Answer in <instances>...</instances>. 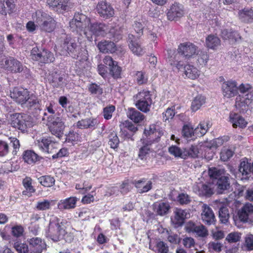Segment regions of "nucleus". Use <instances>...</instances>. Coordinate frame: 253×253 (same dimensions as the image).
<instances>
[{"instance_id": "obj_1", "label": "nucleus", "mask_w": 253, "mask_h": 253, "mask_svg": "<svg viewBox=\"0 0 253 253\" xmlns=\"http://www.w3.org/2000/svg\"><path fill=\"white\" fill-rule=\"evenodd\" d=\"M32 17L37 26L42 32L50 33L56 27L57 22L54 18L43 11H36L33 14Z\"/></svg>"}, {"instance_id": "obj_2", "label": "nucleus", "mask_w": 253, "mask_h": 253, "mask_svg": "<svg viewBox=\"0 0 253 253\" xmlns=\"http://www.w3.org/2000/svg\"><path fill=\"white\" fill-rule=\"evenodd\" d=\"M56 42L59 44L57 50L61 55L68 56L76 51L77 43L63 29L58 31Z\"/></svg>"}, {"instance_id": "obj_3", "label": "nucleus", "mask_w": 253, "mask_h": 253, "mask_svg": "<svg viewBox=\"0 0 253 253\" xmlns=\"http://www.w3.org/2000/svg\"><path fill=\"white\" fill-rule=\"evenodd\" d=\"M66 221L54 217L50 220L48 229L46 231L45 236L54 242H58L63 239L66 234Z\"/></svg>"}, {"instance_id": "obj_4", "label": "nucleus", "mask_w": 253, "mask_h": 253, "mask_svg": "<svg viewBox=\"0 0 253 253\" xmlns=\"http://www.w3.org/2000/svg\"><path fill=\"white\" fill-rule=\"evenodd\" d=\"M90 19L86 15L81 12L75 13L74 17L69 22L70 30L73 32L81 34L82 32L85 33V29L89 27Z\"/></svg>"}, {"instance_id": "obj_5", "label": "nucleus", "mask_w": 253, "mask_h": 253, "mask_svg": "<svg viewBox=\"0 0 253 253\" xmlns=\"http://www.w3.org/2000/svg\"><path fill=\"white\" fill-rule=\"evenodd\" d=\"M133 27L138 35L135 36L132 34L128 35L129 47L133 53L138 55H142L144 51L139 43L138 37L142 35L143 26L140 22H135Z\"/></svg>"}, {"instance_id": "obj_6", "label": "nucleus", "mask_w": 253, "mask_h": 253, "mask_svg": "<svg viewBox=\"0 0 253 253\" xmlns=\"http://www.w3.org/2000/svg\"><path fill=\"white\" fill-rule=\"evenodd\" d=\"M177 56L179 59L178 63L181 62H188L197 55V47L194 44L186 42L180 44L177 49Z\"/></svg>"}, {"instance_id": "obj_7", "label": "nucleus", "mask_w": 253, "mask_h": 253, "mask_svg": "<svg viewBox=\"0 0 253 253\" xmlns=\"http://www.w3.org/2000/svg\"><path fill=\"white\" fill-rule=\"evenodd\" d=\"M10 124L12 127L20 130L22 133L27 131L30 126L29 117L24 113H14L10 115Z\"/></svg>"}, {"instance_id": "obj_8", "label": "nucleus", "mask_w": 253, "mask_h": 253, "mask_svg": "<svg viewBox=\"0 0 253 253\" xmlns=\"http://www.w3.org/2000/svg\"><path fill=\"white\" fill-rule=\"evenodd\" d=\"M136 107L141 111L147 113L149 111L152 100L149 91L142 90L138 92L136 96Z\"/></svg>"}, {"instance_id": "obj_9", "label": "nucleus", "mask_w": 253, "mask_h": 253, "mask_svg": "<svg viewBox=\"0 0 253 253\" xmlns=\"http://www.w3.org/2000/svg\"><path fill=\"white\" fill-rule=\"evenodd\" d=\"M96 11L99 16L103 20L110 19L115 14L114 8L106 0L98 2L96 6Z\"/></svg>"}, {"instance_id": "obj_10", "label": "nucleus", "mask_w": 253, "mask_h": 253, "mask_svg": "<svg viewBox=\"0 0 253 253\" xmlns=\"http://www.w3.org/2000/svg\"><path fill=\"white\" fill-rule=\"evenodd\" d=\"M253 100V89L243 96L236 98L235 106L242 113H245L248 110V106Z\"/></svg>"}, {"instance_id": "obj_11", "label": "nucleus", "mask_w": 253, "mask_h": 253, "mask_svg": "<svg viewBox=\"0 0 253 253\" xmlns=\"http://www.w3.org/2000/svg\"><path fill=\"white\" fill-rule=\"evenodd\" d=\"M47 123L48 128L52 134L58 138L63 136L65 125L60 117L53 119V121L47 122Z\"/></svg>"}, {"instance_id": "obj_12", "label": "nucleus", "mask_w": 253, "mask_h": 253, "mask_svg": "<svg viewBox=\"0 0 253 253\" xmlns=\"http://www.w3.org/2000/svg\"><path fill=\"white\" fill-rule=\"evenodd\" d=\"M30 91L27 89L14 87L10 91V97L17 103L24 105L29 98Z\"/></svg>"}, {"instance_id": "obj_13", "label": "nucleus", "mask_w": 253, "mask_h": 253, "mask_svg": "<svg viewBox=\"0 0 253 253\" xmlns=\"http://www.w3.org/2000/svg\"><path fill=\"white\" fill-rule=\"evenodd\" d=\"M213 185L217 194H222L227 193L231 187L230 175L225 174L223 177L215 180Z\"/></svg>"}, {"instance_id": "obj_14", "label": "nucleus", "mask_w": 253, "mask_h": 253, "mask_svg": "<svg viewBox=\"0 0 253 253\" xmlns=\"http://www.w3.org/2000/svg\"><path fill=\"white\" fill-rule=\"evenodd\" d=\"M183 15L184 7L179 3L175 2L167 9V16L169 20H176Z\"/></svg>"}, {"instance_id": "obj_15", "label": "nucleus", "mask_w": 253, "mask_h": 253, "mask_svg": "<svg viewBox=\"0 0 253 253\" xmlns=\"http://www.w3.org/2000/svg\"><path fill=\"white\" fill-rule=\"evenodd\" d=\"M30 253H42L46 248V244L39 237H33L27 239Z\"/></svg>"}, {"instance_id": "obj_16", "label": "nucleus", "mask_w": 253, "mask_h": 253, "mask_svg": "<svg viewBox=\"0 0 253 253\" xmlns=\"http://www.w3.org/2000/svg\"><path fill=\"white\" fill-rule=\"evenodd\" d=\"M222 94L224 97L232 98L238 93V87L236 82L233 81L224 82L222 84Z\"/></svg>"}, {"instance_id": "obj_17", "label": "nucleus", "mask_w": 253, "mask_h": 253, "mask_svg": "<svg viewBox=\"0 0 253 253\" xmlns=\"http://www.w3.org/2000/svg\"><path fill=\"white\" fill-rule=\"evenodd\" d=\"M201 217L204 223L210 225L214 224L215 218L212 209L208 205L204 204L202 206Z\"/></svg>"}, {"instance_id": "obj_18", "label": "nucleus", "mask_w": 253, "mask_h": 253, "mask_svg": "<svg viewBox=\"0 0 253 253\" xmlns=\"http://www.w3.org/2000/svg\"><path fill=\"white\" fill-rule=\"evenodd\" d=\"M132 184L137 189V192L140 194L146 193L152 188V182L144 178L138 180H135Z\"/></svg>"}, {"instance_id": "obj_19", "label": "nucleus", "mask_w": 253, "mask_h": 253, "mask_svg": "<svg viewBox=\"0 0 253 253\" xmlns=\"http://www.w3.org/2000/svg\"><path fill=\"white\" fill-rule=\"evenodd\" d=\"M253 213V205L249 203H246L238 212L240 220L246 223L248 221L249 216Z\"/></svg>"}, {"instance_id": "obj_20", "label": "nucleus", "mask_w": 253, "mask_h": 253, "mask_svg": "<svg viewBox=\"0 0 253 253\" xmlns=\"http://www.w3.org/2000/svg\"><path fill=\"white\" fill-rule=\"evenodd\" d=\"M22 156L25 163L32 165L35 164L38 162H40L43 159L42 157L38 155L33 150H25Z\"/></svg>"}, {"instance_id": "obj_21", "label": "nucleus", "mask_w": 253, "mask_h": 253, "mask_svg": "<svg viewBox=\"0 0 253 253\" xmlns=\"http://www.w3.org/2000/svg\"><path fill=\"white\" fill-rule=\"evenodd\" d=\"M79 200L76 197H70L64 200H61L57 204V208L61 211L74 209L76 206L77 202Z\"/></svg>"}, {"instance_id": "obj_22", "label": "nucleus", "mask_w": 253, "mask_h": 253, "mask_svg": "<svg viewBox=\"0 0 253 253\" xmlns=\"http://www.w3.org/2000/svg\"><path fill=\"white\" fill-rule=\"evenodd\" d=\"M239 172L242 175V180H249L252 176L251 164L247 161L243 160L240 162L239 167Z\"/></svg>"}, {"instance_id": "obj_23", "label": "nucleus", "mask_w": 253, "mask_h": 253, "mask_svg": "<svg viewBox=\"0 0 253 253\" xmlns=\"http://www.w3.org/2000/svg\"><path fill=\"white\" fill-rule=\"evenodd\" d=\"M89 31L95 36H104L107 30V26L103 23L95 22L90 24Z\"/></svg>"}, {"instance_id": "obj_24", "label": "nucleus", "mask_w": 253, "mask_h": 253, "mask_svg": "<svg viewBox=\"0 0 253 253\" xmlns=\"http://www.w3.org/2000/svg\"><path fill=\"white\" fill-rule=\"evenodd\" d=\"M99 122L96 118H88L84 119H82L76 123V126L80 129L90 128L94 129L95 126L98 124Z\"/></svg>"}, {"instance_id": "obj_25", "label": "nucleus", "mask_w": 253, "mask_h": 253, "mask_svg": "<svg viewBox=\"0 0 253 253\" xmlns=\"http://www.w3.org/2000/svg\"><path fill=\"white\" fill-rule=\"evenodd\" d=\"M54 107V103L53 102H50L48 104H46L44 108V112L43 113L44 118H42V120H46L47 122H49L59 117V113H56Z\"/></svg>"}, {"instance_id": "obj_26", "label": "nucleus", "mask_w": 253, "mask_h": 253, "mask_svg": "<svg viewBox=\"0 0 253 253\" xmlns=\"http://www.w3.org/2000/svg\"><path fill=\"white\" fill-rule=\"evenodd\" d=\"M97 46L100 51L103 53H114L117 50L115 43L110 41H101L98 42Z\"/></svg>"}, {"instance_id": "obj_27", "label": "nucleus", "mask_w": 253, "mask_h": 253, "mask_svg": "<svg viewBox=\"0 0 253 253\" xmlns=\"http://www.w3.org/2000/svg\"><path fill=\"white\" fill-rule=\"evenodd\" d=\"M41 101L39 100L38 97L34 94L32 93L29 95V98L26 101V103L24 104L28 109H35L36 111H41Z\"/></svg>"}, {"instance_id": "obj_28", "label": "nucleus", "mask_w": 253, "mask_h": 253, "mask_svg": "<svg viewBox=\"0 0 253 253\" xmlns=\"http://www.w3.org/2000/svg\"><path fill=\"white\" fill-rule=\"evenodd\" d=\"M215 187L211 181L207 182L199 188V195L200 196L210 197L214 194Z\"/></svg>"}, {"instance_id": "obj_29", "label": "nucleus", "mask_w": 253, "mask_h": 253, "mask_svg": "<svg viewBox=\"0 0 253 253\" xmlns=\"http://www.w3.org/2000/svg\"><path fill=\"white\" fill-rule=\"evenodd\" d=\"M229 119L231 123L232 124L233 127L239 126L240 128H244L247 125V122L240 115L235 113H230Z\"/></svg>"}, {"instance_id": "obj_30", "label": "nucleus", "mask_w": 253, "mask_h": 253, "mask_svg": "<svg viewBox=\"0 0 253 253\" xmlns=\"http://www.w3.org/2000/svg\"><path fill=\"white\" fill-rule=\"evenodd\" d=\"M143 139V146L139 149L138 158L141 160H146L150 152L149 146L154 143L152 139Z\"/></svg>"}, {"instance_id": "obj_31", "label": "nucleus", "mask_w": 253, "mask_h": 253, "mask_svg": "<svg viewBox=\"0 0 253 253\" xmlns=\"http://www.w3.org/2000/svg\"><path fill=\"white\" fill-rule=\"evenodd\" d=\"M15 4L12 0H0V13L6 15L13 12Z\"/></svg>"}, {"instance_id": "obj_32", "label": "nucleus", "mask_w": 253, "mask_h": 253, "mask_svg": "<svg viewBox=\"0 0 253 253\" xmlns=\"http://www.w3.org/2000/svg\"><path fill=\"white\" fill-rule=\"evenodd\" d=\"M240 21L245 23L253 22V10L252 8H244L238 12Z\"/></svg>"}, {"instance_id": "obj_33", "label": "nucleus", "mask_w": 253, "mask_h": 253, "mask_svg": "<svg viewBox=\"0 0 253 253\" xmlns=\"http://www.w3.org/2000/svg\"><path fill=\"white\" fill-rule=\"evenodd\" d=\"M153 208L157 215L164 216L169 213L170 206L168 203L160 202L154 203Z\"/></svg>"}, {"instance_id": "obj_34", "label": "nucleus", "mask_w": 253, "mask_h": 253, "mask_svg": "<svg viewBox=\"0 0 253 253\" xmlns=\"http://www.w3.org/2000/svg\"><path fill=\"white\" fill-rule=\"evenodd\" d=\"M221 36L224 40H229L233 42H237L241 39L239 34L235 31L231 29H223L221 31Z\"/></svg>"}, {"instance_id": "obj_35", "label": "nucleus", "mask_w": 253, "mask_h": 253, "mask_svg": "<svg viewBox=\"0 0 253 253\" xmlns=\"http://www.w3.org/2000/svg\"><path fill=\"white\" fill-rule=\"evenodd\" d=\"M22 184L25 190L22 192L23 195L31 197L32 194L35 193L36 189L32 185V179L30 177L26 176L22 180Z\"/></svg>"}, {"instance_id": "obj_36", "label": "nucleus", "mask_w": 253, "mask_h": 253, "mask_svg": "<svg viewBox=\"0 0 253 253\" xmlns=\"http://www.w3.org/2000/svg\"><path fill=\"white\" fill-rule=\"evenodd\" d=\"M209 175L210 177L209 181L214 183L215 180L225 175V171L223 169L212 167L209 169Z\"/></svg>"}, {"instance_id": "obj_37", "label": "nucleus", "mask_w": 253, "mask_h": 253, "mask_svg": "<svg viewBox=\"0 0 253 253\" xmlns=\"http://www.w3.org/2000/svg\"><path fill=\"white\" fill-rule=\"evenodd\" d=\"M126 114L128 118L135 123H138L144 119V115L135 108H129Z\"/></svg>"}, {"instance_id": "obj_38", "label": "nucleus", "mask_w": 253, "mask_h": 253, "mask_svg": "<svg viewBox=\"0 0 253 253\" xmlns=\"http://www.w3.org/2000/svg\"><path fill=\"white\" fill-rule=\"evenodd\" d=\"M157 131L155 125L150 126L149 129H145L144 131V134L146 136L145 138L143 139H152L154 143L158 142L159 141L160 136L159 135L157 136Z\"/></svg>"}, {"instance_id": "obj_39", "label": "nucleus", "mask_w": 253, "mask_h": 253, "mask_svg": "<svg viewBox=\"0 0 253 253\" xmlns=\"http://www.w3.org/2000/svg\"><path fill=\"white\" fill-rule=\"evenodd\" d=\"M184 73L187 77L194 80L197 78L199 74V70L191 64H185L184 66Z\"/></svg>"}, {"instance_id": "obj_40", "label": "nucleus", "mask_w": 253, "mask_h": 253, "mask_svg": "<svg viewBox=\"0 0 253 253\" xmlns=\"http://www.w3.org/2000/svg\"><path fill=\"white\" fill-rule=\"evenodd\" d=\"M174 214V219L176 220V224L179 225H182L187 218V212L185 210L179 208H175L173 211Z\"/></svg>"}, {"instance_id": "obj_41", "label": "nucleus", "mask_w": 253, "mask_h": 253, "mask_svg": "<svg viewBox=\"0 0 253 253\" xmlns=\"http://www.w3.org/2000/svg\"><path fill=\"white\" fill-rule=\"evenodd\" d=\"M51 136H42L38 140V144L39 148L43 152L49 150V146L52 141Z\"/></svg>"}, {"instance_id": "obj_42", "label": "nucleus", "mask_w": 253, "mask_h": 253, "mask_svg": "<svg viewBox=\"0 0 253 253\" xmlns=\"http://www.w3.org/2000/svg\"><path fill=\"white\" fill-rule=\"evenodd\" d=\"M53 54L47 50L43 49L40 53V59H39L42 63H51L54 61Z\"/></svg>"}, {"instance_id": "obj_43", "label": "nucleus", "mask_w": 253, "mask_h": 253, "mask_svg": "<svg viewBox=\"0 0 253 253\" xmlns=\"http://www.w3.org/2000/svg\"><path fill=\"white\" fill-rule=\"evenodd\" d=\"M206 44L208 48L215 49L220 44V40L217 37L211 35L206 38Z\"/></svg>"}, {"instance_id": "obj_44", "label": "nucleus", "mask_w": 253, "mask_h": 253, "mask_svg": "<svg viewBox=\"0 0 253 253\" xmlns=\"http://www.w3.org/2000/svg\"><path fill=\"white\" fill-rule=\"evenodd\" d=\"M182 135L187 140L194 139L195 135L194 129L188 125H184L182 129Z\"/></svg>"}, {"instance_id": "obj_45", "label": "nucleus", "mask_w": 253, "mask_h": 253, "mask_svg": "<svg viewBox=\"0 0 253 253\" xmlns=\"http://www.w3.org/2000/svg\"><path fill=\"white\" fill-rule=\"evenodd\" d=\"M205 103V97L201 95L195 97L191 103V108L192 111L196 112Z\"/></svg>"}, {"instance_id": "obj_46", "label": "nucleus", "mask_w": 253, "mask_h": 253, "mask_svg": "<svg viewBox=\"0 0 253 253\" xmlns=\"http://www.w3.org/2000/svg\"><path fill=\"white\" fill-rule=\"evenodd\" d=\"M199 153V148L197 145H192L190 147L184 148V155L185 157V159L187 157L194 158H197Z\"/></svg>"}, {"instance_id": "obj_47", "label": "nucleus", "mask_w": 253, "mask_h": 253, "mask_svg": "<svg viewBox=\"0 0 253 253\" xmlns=\"http://www.w3.org/2000/svg\"><path fill=\"white\" fill-rule=\"evenodd\" d=\"M38 180L42 185L46 187H50L55 183L54 178L50 175L42 176Z\"/></svg>"}, {"instance_id": "obj_48", "label": "nucleus", "mask_w": 253, "mask_h": 253, "mask_svg": "<svg viewBox=\"0 0 253 253\" xmlns=\"http://www.w3.org/2000/svg\"><path fill=\"white\" fill-rule=\"evenodd\" d=\"M109 66V74L114 79L121 78L122 68L118 64H107Z\"/></svg>"}, {"instance_id": "obj_49", "label": "nucleus", "mask_w": 253, "mask_h": 253, "mask_svg": "<svg viewBox=\"0 0 253 253\" xmlns=\"http://www.w3.org/2000/svg\"><path fill=\"white\" fill-rule=\"evenodd\" d=\"M218 213L221 222L224 224L227 223L230 217L227 208L222 206L219 209Z\"/></svg>"}, {"instance_id": "obj_50", "label": "nucleus", "mask_w": 253, "mask_h": 253, "mask_svg": "<svg viewBox=\"0 0 253 253\" xmlns=\"http://www.w3.org/2000/svg\"><path fill=\"white\" fill-rule=\"evenodd\" d=\"M13 246L18 253H30L28 244L17 241L14 243Z\"/></svg>"}, {"instance_id": "obj_51", "label": "nucleus", "mask_w": 253, "mask_h": 253, "mask_svg": "<svg viewBox=\"0 0 253 253\" xmlns=\"http://www.w3.org/2000/svg\"><path fill=\"white\" fill-rule=\"evenodd\" d=\"M241 234L237 232H232L229 233L225 238V241L228 243H236L240 241Z\"/></svg>"}, {"instance_id": "obj_52", "label": "nucleus", "mask_w": 253, "mask_h": 253, "mask_svg": "<svg viewBox=\"0 0 253 253\" xmlns=\"http://www.w3.org/2000/svg\"><path fill=\"white\" fill-rule=\"evenodd\" d=\"M169 152L175 157H180L185 159V157L184 155V149L182 150L178 147L172 145L169 147Z\"/></svg>"}, {"instance_id": "obj_53", "label": "nucleus", "mask_w": 253, "mask_h": 253, "mask_svg": "<svg viewBox=\"0 0 253 253\" xmlns=\"http://www.w3.org/2000/svg\"><path fill=\"white\" fill-rule=\"evenodd\" d=\"M51 202L47 200L44 199L37 202L35 208L38 211H46L51 208Z\"/></svg>"}, {"instance_id": "obj_54", "label": "nucleus", "mask_w": 253, "mask_h": 253, "mask_svg": "<svg viewBox=\"0 0 253 253\" xmlns=\"http://www.w3.org/2000/svg\"><path fill=\"white\" fill-rule=\"evenodd\" d=\"M156 247L157 251V253H173L169 252V246L164 241H159L157 242Z\"/></svg>"}, {"instance_id": "obj_55", "label": "nucleus", "mask_w": 253, "mask_h": 253, "mask_svg": "<svg viewBox=\"0 0 253 253\" xmlns=\"http://www.w3.org/2000/svg\"><path fill=\"white\" fill-rule=\"evenodd\" d=\"M115 106L113 105H109L104 107L102 112L104 118L107 120L111 119L112 117V114L115 111Z\"/></svg>"}, {"instance_id": "obj_56", "label": "nucleus", "mask_w": 253, "mask_h": 253, "mask_svg": "<svg viewBox=\"0 0 253 253\" xmlns=\"http://www.w3.org/2000/svg\"><path fill=\"white\" fill-rule=\"evenodd\" d=\"M223 244L221 243L211 241L208 244V248L210 252L214 251L219 253L222 251Z\"/></svg>"}, {"instance_id": "obj_57", "label": "nucleus", "mask_w": 253, "mask_h": 253, "mask_svg": "<svg viewBox=\"0 0 253 253\" xmlns=\"http://www.w3.org/2000/svg\"><path fill=\"white\" fill-rule=\"evenodd\" d=\"M177 201L181 205H187L191 201V197L186 193H181L177 196Z\"/></svg>"}, {"instance_id": "obj_58", "label": "nucleus", "mask_w": 253, "mask_h": 253, "mask_svg": "<svg viewBox=\"0 0 253 253\" xmlns=\"http://www.w3.org/2000/svg\"><path fill=\"white\" fill-rule=\"evenodd\" d=\"M193 231L199 237H205L208 235L207 229L203 225L194 226Z\"/></svg>"}, {"instance_id": "obj_59", "label": "nucleus", "mask_w": 253, "mask_h": 253, "mask_svg": "<svg viewBox=\"0 0 253 253\" xmlns=\"http://www.w3.org/2000/svg\"><path fill=\"white\" fill-rule=\"evenodd\" d=\"M109 138L108 144L111 148L114 149L117 148L119 146L120 141L117 134L112 133L109 135Z\"/></svg>"}, {"instance_id": "obj_60", "label": "nucleus", "mask_w": 253, "mask_h": 253, "mask_svg": "<svg viewBox=\"0 0 253 253\" xmlns=\"http://www.w3.org/2000/svg\"><path fill=\"white\" fill-rule=\"evenodd\" d=\"M233 154L234 152L232 150L224 148L220 152V159L222 161H227L233 156Z\"/></svg>"}, {"instance_id": "obj_61", "label": "nucleus", "mask_w": 253, "mask_h": 253, "mask_svg": "<svg viewBox=\"0 0 253 253\" xmlns=\"http://www.w3.org/2000/svg\"><path fill=\"white\" fill-rule=\"evenodd\" d=\"M9 152V143L5 141L0 140V156H5L8 154Z\"/></svg>"}, {"instance_id": "obj_62", "label": "nucleus", "mask_w": 253, "mask_h": 253, "mask_svg": "<svg viewBox=\"0 0 253 253\" xmlns=\"http://www.w3.org/2000/svg\"><path fill=\"white\" fill-rule=\"evenodd\" d=\"M88 90L91 94H93L101 95L103 93L102 88H101L99 85L95 83H91L89 84Z\"/></svg>"}, {"instance_id": "obj_63", "label": "nucleus", "mask_w": 253, "mask_h": 253, "mask_svg": "<svg viewBox=\"0 0 253 253\" xmlns=\"http://www.w3.org/2000/svg\"><path fill=\"white\" fill-rule=\"evenodd\" d=\"M46 3L50 7H60L63 10H66L67 5L62 3L61 0H46Z\"/></svg>"}, {"instance_id": "obj_64", "label": "nucleus", "mask_w": 253, "mask_h": 253, "mask_svg": "<svg viewBox=\"0 0 253 253\" xmlns=\"http://www.w3.org/2000/svg\"><path fill=\"white\" fill-rule=\"evenodd\" d=\"M245 247L246 251H253V235L249 234L245 239Z\"/></svg>"}]
</instances>
